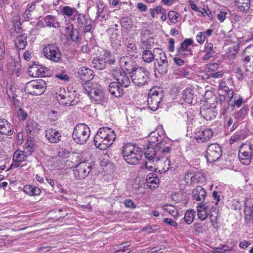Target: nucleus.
<instances>
[{
  "label": "nucleus",
  "mask_w": 253,
  "mask_h": 253,
  "mask_svg": "<svg viewBox=\"0 0 253 253\" xmlns=\"http://www.w3.org/2000/svg\"><path fill=\"white\" fill-rule=\"evenodd\" d=\"M75 15L78 16L77 22L78 25L80 26H84L86 22L89 20L85 19V16L83 14L78 13V14H76Z\"/></svg>",
  "instance_id": "obj_57"
},
{
  "label": "nucleus",
  "mask_w": 253,
  "mask_h": 253,
  "mask_svg": "<svg viewBox=\"0 0 253 253\" xmlns=\"http://www.w3.org/2000/svg\"><path fill=\"white\" fill-rule=\"evenodd\" d=\"M206 191L201 186H197L192 192V197L197 201L204 200L206 197Z\"/></svg>",
  "instance_id": "obj_33"
},
{
  "label": "nucleus",
  "mask_w": 253,
  "mask_h": 253,
  "mask_svg": "<svg viewBox=\"0 0 253 253\" xmlns=\"http://www.w3.org/2000/svg\"><path fill=\"white\" fill-rule=\"evenodd\" d=\"M115 77L118 84L124 87H127L130 84L129 76L124 71H117L115 74Z\"/></svg>",
  "instance_id": "obj_19"
},
{
  "label": "nucleus",
  "mask_w": 253,
  "mask_h": 253,
  "mask_svg": "<svg viewBox=\"0 0 253 253\" xmlns=\"http://www.w3.org/2000/svg\"><path fill=\"white\" fill-rule=\"evenodd\" d=\"M252 202L249 199H247L244 203L245 209V218L247 222H252L253 224V204L252 206Z\"/></svg>",
  "instance_id": "obj_25"
},
{
  "label": "nucleus",
  "mask_w": 253,
  "mask_h": 253,
  "mask_svg": "<svg viewBox=\"0 0 253 253\" xmlns=\"http://www.w3.org/2000/svg\"><path fill=\"white\" fill-rule=\"evenodd\" d=\"M23 191L30 196H38L41 193L40 188L30 185H25L24 187Z\"/></svg>",
  "instance_id": "obj_38"
},
{
  "label": "nucleus",
  "mask_w": 253,
  "mask_h": 253,
  "mask_svg": "<svg viewBox=\"0 0 253 253\" xmlns=\"http://www.w3.org/2000/svg\"><path fill=\"white\" fill-rule=\"evenodd\" d=\"M134 62L132 58L129 56H123L120 60V64L122 69L126 70L130 73L132 72V70L135 67H133Z\"/></svg>",
  "instance_id": "obj_27"
},
{
  "label": "nucleus",
  "mask_w": 253,
  "mask_h": 253,
  "mask_svg": "<svg viewBox=\"0 0 253 253\" xmlns=\"http://www.w3.org/2000/svg\"><path fill=\"white\" fill-rule=\"evenodd\" d=\"M48 119L52 121L56 120L58 118L57 113L55 111L52 110L48 113Z\"/></svg>",
  "instance_id": "obj_60"
},
{
  "label": "nucleus",
  "mask_w": 253,
  "mask_h": 253,
  "mask_svg": "<svg viewBox=\"0 0 253 253\" xmlns=\"http://www.w3.org/2000/svg\"><path fill=\"white\" fill-rule=\"evenodd\" d=\"M208 204H198L197 215L201 220H205L209 216L211 223L214 228L218 227V213L217 208L213 206V203Z\"/></svg>",
  "instance_id": "obj_2"
},
{
  "label": "nucleus",
  "mask_w": 253,
  "mask_h": 253,
  "mask_svg": "<svg viewBox=\"0 0 253 253\" xmlns=\"http://www.w3.org/2000/svg\"><path fill=\"white\" fill-rule=\"evenodd\" d=\"M212 197L213 198L215 201H208L207 202H202L200 203L199 204H210L211 205V203H213V206L216 207L217 208V205L218 204V202L220 201V196L218 194V193L215 191H214L212 194Z\"/></svg>",
  "instance_id": "obj_50"
},
{
  "label": "nucleus",
  "mask_w": 253,
  "mask_h": 253,
  "mask_svg": "<svg viewBox=\"0 0 253 253\" xmlns=\"http://www.w3.org/2000/svg\"><path fill=\"white\" fill-rule=\"evenodd\" d=\"M204 52L205 54L202 58L204 60H208L210 58L214 56L215 52L213 50V44L212 43H207L206 44Z\"/></svg>",
  "instance_id": "obj_36"
},
{
  "label": "nucleus",
  "mask_w": 253,
  "mask_h": 253,
  "mask_svg": "<svg viewBox=\"0 0 253 253\" xmlns=\"http://www.w3.org/2000/svg\"><path fill=\"white\" fill-rule=\"evenodd\" d=\"M164 222L169 224L173 227H176L177 226V223L174 220H172L171 219L165 218L164 219Z\"/></svg>",
  "instance_id": "obj_64"
},
{
  "label": "nucleus",
  "mask_w": 253,
  "mask_h": 253,
  "mask_svg": "<svg viewBox=\"0 0 253 253\" xmlns=\"http://www.w3.org/2000/svg\"><path fill=\"white\" fill-rule=\"evenodd\" d=\"M93 72L86 67H82L78 69V76L81 80L84 82H88L93 78Z\"/></svg>",
  "instance_id": "obj_23"
},
{
  "label": "nucleus",
  "mask_w": 253,
  "mask_h": 253,
  "mask_svg": "<svg viewBox=\"0 0 253 253\" xmlns=\"http://www.w3.org/2000/svg\"><path fill=\"white\" fill-rule=\"evenodd\" d=\"M44 57L54 63L59 62L62 58V53L59 47L54 43L47 44L42 49Z\"/></svg>",
  "instance_id": "obj_8"
},
{
  "label": "nucleus",
  "mask_w": 253,
  "mask_h": 253,
  "mask_svg": "<svg viewBox=\"0 0 253 253\" xmlns=\"http://www.w3.org/2000/svg\"><path fill=\"white\" fill-rule=\"evenodd\" d=\"M62 12L67 16H70L73 14H78V12L75 8H72L68 6H64L62 8Z\"/></svg>",
  "instance_id": "obj_52"
},
{
  "label": "nucleus",
  "mask_w": 253,
  "mask_h": 253,
  "mask_svg": "<svg viewBox=\"0 0 253 253\" xmlns=\"http://www.w3.org/2000/svg\"><path fill=\"white\" fill-rule=\"evenodd\" d=\"M244 61L247 72H253V45L247 47L244 51Z\"/></svg>",
  "instance_id": "obj_16"
},
{
  "label": "nucleus",
  "mask_w": 253,
  "mask_h": 253,
  "mask_svg": "<svg viewBox=\"0 0 253 253\" xmlns=\"http://www.w3.org/2000/svg\"><path fill=\"white\" fill-rule=\"evenodd\" d=\"M57 100L60 101V103L66 106H71L72 105V101H70V100H66L68 97L64 95L59 94L57 97Z\"/></svg>",
  "instance_id": "obj_55"
},
{
  "label": "nucleus",
  "mask_w": 253,
  "mask_h": 253,
  "mask_svg": "<svg viewBox=\"0 0 253 253\" xmlns=\"http://www.w3.org/2000/svg\"><path fill=\"white\" fill-rule=\"evenodd\" d=\"M200 114L207 121L211 120L216 116V113L211 108L201 109Z\"/></svg>",
  "instance_id": "obj_41"
},
{
  "label": "nucleus",
  "mask_w": 253,
  "mask_h": 253,
  "mask_svg": "<svg viewBox=\"0 0 253 253\" xmlns=\"http://www.w3.org/2000/svg\"><path fill=\"white\" fill-rule=\"evenodd\" d=\"M163 94L162 89L158 87H153L149 91L147 102L150 109L156 111L162 100Z\"/></svg>",
  "instance_id": "obj_11"
},
{
  "label": "nucleus",
  "mask_w": 253,
  "mask_h": 253,
  "mask_svg": "<svg viewBox=\"0 0 253 253\" xmlns=\"http://www.w3.org/2000/svg\"><path fill=\"white\" fill-rule=\"evenodd\" d=\"M145 157L149 161L152 160L153 162H156L157 160L160 159L161 155L159 156L157 155V150L153 147H148L145 152Z\"/></svg>",
  "instance_id": "obj_35"
},
{
  "label": "nucleus",
  "mask_w": 253,
  "mask_h": 253,
  "mask_svg": "<svg viewBox=\"0 0 253 253\" xmlns=\"http://www.w3.org/2000/svg\"><path fill=\"white\" fill-rule=\"evenodd\" d=\"M156 53L153 51L152 52L150 50H145L142 53V59L145 62L151 63L153 61H155L156 58Z\"/></svg>",
  "instance_id": "obj_42"
},
{
  "label": "nucleus",
  "mask_w": 253,
  "mask_h": 253,
  "mask_svg": "<svg viewBox=\"0 0 253 253\" xmlns=\"http://www.w3.org/2000/svg\"><path fill=\"white\" fill-rule=\"evenodd\" d=\"M146 180L148 187L150 189H155L158 187L159 183V179L156 176L155 173H149L147 175Z\"/></svg>",
  "instance_id": "obj_34"
},
{
  "label": "nucleus",
  "mask_w": 253,
  "mask_h": 253,
  "mask_svg": "<svg viewBox=\"0 0 253 253\" xmlns=\"http://www.w3.org/2000/svg\"><path fill=\"white\" fill-rule=\"evenodd\" d=\"M46 68L38 65H35L30 67L29 74L35 78L43 77L46 76Z\"/></svg>",
  "instance_id": "obj_24"
},
{
  "label": "nucleus",
  "mask_w": 253,
  "mask_h": 253,
  "mask_svg": "<svg viewBox=\"0 0 253 253\" xmlns=\"http://www.w3.org/2000/svg\"><path fill=\"white\" fill-rule=\"evenodd\" d=\"M234 86L233 82L231 77L228 78L226 81L222 80L219 83V89L226 93H228L232 90L233 89L230 88Z\"/></svg>",
  "instance_id": "obj_32"
},
{
  "label": "nucleus",
  "mask_w": 253,
  "mask_h": 253,
  "mask_svg": "<svg viewBox=\"0 0 253 253\" xmlns=\"http://www.w3.org/2000/svg\"><path fill=\"white\" fill-rule=\"evenodd\" d=\"M84 90L92 102H99L105 97V93L102 86L96 83H86L83 86Z\"/></svg>",
  "instance_id": "obj_4"
},
{
  "label": "nucleus",
  "mask_w": 253,
  "mask_h": 253,
  "mask_svg": "<svg viewBox=\"0 0 253 253\" xmlns=\"http://www.w3.org/2000/svg\"><path fill=\"white\" fill-rule=\"evenodd\" d=\"M122 154L126 163L135 165L139 163L142 157L143 152L140 148L127 143L123 147Z\"/></svg>",
  "instance_id": "obj_3"
},
{
  "label": "nucleus",
  "mask_w": 253,
  "mask_h": 253,
  "mask_svg": "<svg viewBox=\"0 0 253 253\" xmlns=\"http://www.w3.org/2000/svg\"><path fill=\"white\" fill-rule=\"evenodd\" d=\"M163 210L169 212L174 217H177L178 215L176 208L172 205H166L163 206Z\"/></svg>",
  "instance_id": "obj_47"
},
{
  "label": "nucleus",
  "mask_w": 253,
  "mask_h": 253,
  "mask_svg": "<svg viewBox=\"0 0 253 253\" xmlns=\"http://www.w3.org/2000/svg\"><path fill=\"white\" fill-rule=\"evenodd\" d=\"M127 48V52L129 56H133L136 53L137 47L135 43L133 41H128L126 45Z\"/></svg>",
  "instance_id": "obj_49"
},
{
  "label": "nucleus",
  "mask_w": 253,
  "mask_h": 253,
  "mask_svg": "<svg viewBox=\"0 0 253 253\" xmlns=\"http://www.w3.org/2000/svg\"><path fill=\"white\" fill-rule=\"evenodd\" d=\"M116 138L115 131L109 127L100 128L94 138L95 146L100 150L109 148Z\"/></svg>",
  "instance_id": "obj_1"
},
{
  "label": "nucleus",
  "mask_w": 253,
  "mask_h": 253,
  "mask_svg": "<svg viewBox=\"0 0 253 253\" xmlns=\"http://www.w3.org/2000/svg\"><path fill=\"white\" fill-rule=\"evenodd\" d=\"M27 35L23 34L18 36L15 41L16 47L19 49H23L27 44Z\"/></svg>",
  "instance_id": "obj_39"
},
{
  "label": "nucleus",
  "mask_w": 253,
  "mask_h": 253,
  "mask_svg": "<svg viewBox=\"0 0 253 253\" xmlns=\"http://www.w3.org/2000/svg\"><path fill=\"white\" fill-rule=\"evenodd\" d=\"M43 23H45L46 26L49 28L58 29L60 27L58 19L55 16L50 15L46 16L42 19V20H41L38 22V25H42Z\"/></svg>",
  "instance_id": "obj_21"
},
{
  "label": "nucleus",
  "mask_w": 253,
  "mask_h": 253,
  "mask_svg": "<svg viewBox=\"0 0 253 253\" xmlns=\"http://www.w3.org/2000/svg\"><path fill=\"white\" fill-rule=\"evenodd\" d=\"M195 211L193 210H188L183 217L184 222L189 225L191 224L195 218Z\"/></svg>",
  "instance_id": "obj_45"
},
{
  "label": "nucleus",
  "mask_w": 253,
  "mask_h": 253,
  "mask_svg": "<svg viewBox=\"0 0 253 253\" xmlns=\"http://www.w3.org/2000/svg\"><path fill=\"white\" fill-rule=\"evenodd\" d=\"M222 155V149L216 143L210 144L207 148L206 158L208 162L212 163L219 160Z\"/></svg>",
  "instance_id": "obj_13"
},
{
  "label": "nucleus",
  "mask_w": 253,
  "mask_h": 253,
  "mask_svg": "<svg viewBox=\"0 0 253 253\" xmlns=\"http://www.w3.org/2000/svg\"><path fill=\"white\" fill-rule=\"evenodd\" d=\"M109 91L111 93L116 97H122L124 93L122 87L115 82H112L109 84Z\"/></svg>",
  "instance_id": "obj_30"
},
{
  "label": "nucleus",
  "mask_w": 253,
  "mask_h": 253,
  "mask_svg": "<svg viewBox=\"0 0 253 253\" xmlns=\"http://www.w3.org/2000/svg\"><path fill=\"white\" fill-rule=\"evenodd\" d=\"M136 7L137 9L141 12H145L148 9L147 5L142 2H138L137 4Z\"/></svg>",
  "instance_id": "obj_63"
},
{
  "label": "nucleus",
  "mask_w": 253,
  "mask_h": 253,
  "mask_svg": "<svg viewBox=\"0 0 253 253\" xmlns=\"http://www.w3.org/2000/svg\"><path fill=\"white\" fill-rule=\"evenodd\" d=\"M205 177L203 172L188 171L185 173L182 182L187 185H192L195 183L204 181Z\"/></svg>",
  "instance_id": "obj_12"
},
{
  "label": "nucleus",
  "mask_w": 253,
  "mask_h": 253,
  "mask_svg": "<svg viewBox=\"0 0 253 253\" xmlns=\"http://www.w3.org/2000/svg\"><path fill=\"white\" fill-rule=\"evenodd\" d=\"M149 12L152 18L157 17L159 14L164 12V8L161 5L155 6L149 9Z\"/></svg>",
  "instance_id": "obj_46"
},
{
  "label": "nucleus",
  "mask_w": 253,
  "mask_h": 253,
  "mask_svg": "<svg viewBox=\"0 0 253 253\" xmlns=\"http://www.w3.org/2000/svg\"><path fill=\"white\" fill-rule=\"evenodd\" d=\"M213 134V131L211 128H203L196 131L194 138L198 143H204L209 141Z\"/></svg>",
  "instance_id": "obj_17"
},
{
  "label": "nucleus",
  "mask_w": 253,
  "mask_h": 253,
  "mask_svg": "<svg viewBox=\"0 0 253 253\" xmlns=\"http://www.w3.org/2000/svg\"><path fill=\"white\" fill-rule=\"evenodd\" d=\"M194 44L192 39H186L177 48V55L181 57H189L193 55L191 46Z\"/></svg>",
  "instance_id": "obj_15"
},
{
  "label": "nucleus",
  "mask_w": 253,
  "mask_h": 253,
  "mask_svg": "<svg viewBox=\"0 0 253 253\" xmlns=\"http://www.w3.org/2000/svg\"><path fill=\"white\" fill-rule=\"evenodd\" d=\"M38 124L34 120H29L26 125L27 130L30 133L38 129Z\"/></svg>",
  "instance_id": "obj_53"
},
{
  "label": "nucleus",
  "mask_w": 253,
  "mask_h": 253,
  "mask_svg": "<svg viewBox=\"0 0 253 253\" xmlns=\"http://www.w3.org/2000/svg\"><path fill=\"white\" fill-rule=\"evenodd\" d=\"M250 0H235V5L240 12L247 13L250 8Z\"/></svg>",
  "instance_id": "obj_31"
},
{
  "label": "nucleus",
  "mask_w": 253,
  "mask_h": 253,
  "mask_svg": "<svg viewBox=\"0 0 253 253\" xmlns=\"http://www.w3.org/2000/svg\"><path fill=\"white\" fill-rule=\"evenodd\" d=\"M228 250V247L225 245H220L218 247L214 249L213 253H224L226 251Z\"/></svg>",
  "instance_id": "obj_58"
},
{
  "label": "nucleus",
  "mask_w": 253,
  "mask_h": 253,
  "mask_svg": "<svg viewBox=\"0 0 253 253\" xmlns=\"http://www.w3.org/2000/svg\"><path fill=\"white\" fill-rule=\"evenodd\" d=\"M157 169L159 171L162 173L167 171L170 167V162L168 155H161L160 159L157 160Z\"/></svg>",
  "instance_id": "obj_20"
},
{
  "label": "nucleus",
  "mask_w": 253,
  "mask_h": 253,
  "mask_svg": "<svg viewBox=\"0 0 253 253\" xmlns=\"http://www.w3.org/2000/svg\"><path fill=\"white\" fill-rule=\"evenodd\" d=\"M90 135L89 127L84 124H79L75 126L72 137L75 142L82 145L87 141Z\"/></svg>",
  "instance_id": "obj_5"
},
{
  "label": "nucleus",
  "mask_w": 253,
  "mask_h": 253,
  "mask_svg": "<svg viewBox=\"0 0 253 253\" xmlns=\"http://www.w3.org/2000/svg\"><path fill=\"white\" fill-rule=\"evenodd\" d=\"M66 29L69 30H71V33L70 34L71 40L75 42H78L79 39V33L77 29H73V26L72 25H69L66 27Z\"/></svg>",
  "instance_id": "obj_48"
},
{
  "label": "nucleus",
  "mask_w": 253,
  "mask_h": 253,
  "mask_svg": "<svg viewBox=\"0 0 253 253\" xmlns=\"http://www.w3.org/2000/svg\"><path fill=\"white\" fill-rule=\"evenodd\" d=\"M149 76L150 74L146 69L137 67L132 70L131 78L135 85L142 86L149 82Z\"/></svg>",
  "instance_id": "obj_6"
},
{
  "label": "nucleus",
  "mask_w": 253,
  "mask_h": 253,
  "mask_svg": "<svg viewBox=\"0 0 253 253\" xmlns=\"http://www.w3.org/2000/svg\"><path fill=\"white\" fill-rule=\"evenodd\" d=\"M34 144L31 140H28L25 144V148L24 152L28 156L30 155L34 151Z\"/></svg>",
  "instance_id": "obj_54"
},
{
  "label": "nucleus",
  "mask_w": 253,
  "mask_h": 253,
  "mask_svg": "<svg viewBox=\"0 0 253 253\" xmlns=\"http://www.w3.org/2000/svg\"><path fill=\"white\" fill-rule=\"evenodd\" d=\"M46 89V83L42 80H33L27 83L25 91L29 94L40 95L44 93Z\"/></svg>",
  "instance_id": "obj_10"
},
{
  "label": "nucleus",
  "mask_w": 253,
  "mask_h": 253,
  "mask_svg": "<svg viewBox=\"0 0 253 253\" xmlns=\"http://www.w3.org/2000/svg\"><path fill=\"white\" fill-rule=\"evenodd\" d=\"M247 135L242 132H237L233 134L230 139L229 142L230 144H233L236 142H239L245 139Z\"/></svg>",
  "instance_id": "obj_43"
},
{
  "label": "nucleus",
  "mask_w": 253,
  "mask_h": 253,
  "mask_svg": "<svg viewBox=\"0 0 253 253\" xmlns=\"http://www.w3.org/2000/svg\"><path fill=\"white\" fill-rule=\"evenodd\" d=\"M84 25H85L84 30V33L90 32L92 29V22L91 20L89 19L87 22H86Z\"/></svg>",
  "instance_id": "obj_62"
},
{
  "label": "nucleus",
  "mask_w": 253,
  "mask_h": 253,
  "mask_svg": "<svg viewBox=\"0 0 253 253\" xmlns=\"http://www.w3.org/2000/svg\"><path fill=\"white\" fill-rule=\"evenodd\" d=\"M179 14L175 11H170L168 13V18L172 23H176L178 21Z\"/></svg>",
  "instance_id": "obj_56"
},
{
  "label": "nucleus",
  "mask_w": 253,
  "mask_h": 253,
  "mask_svg": "<svg viewBox=\"0 0 253 253\" xmlns=\"http://www.w3.org/2000/svg\"><path fill=\"white\" fill-rule=\"evenodd\" d=\"M79 158L80 162L75 167L73 171L75 176L78 179L85 178L90 173L91 170V166L88 163L85 158Z\"/></svg>",
  "instance_id": "obj_9"
},
{
  "label": "nucleus",
  "mask_w": 253,
  "mask_h": 253,
  "mask_svg": "<svg viewBox=\"0 0 253 253\" xmlns=\"http://www.w3.org/2000/svg\"><path fill=\"white\" fill-rule=\"evenodd\" d=\"M154 52L156 53L155 68L160 74H165L169 69V63L165 53L160 48L154 49Z\"/></svg>",
  "instance_id": "obj_7"
},
{
  "label": "nucleus",
  "mask_w": 253,
  "mask_h": 253,
  "mask_svg": "<svg viewBox=\"0 0 253 253\" xmlns=\"http://www.w3.org/2000/svg\"><path fill=\"white\" fill-rule=\"evenodd\" d=\"M27 157L28 156L23 151H16L13 154V162L11 164L10 167L11 168H19L22 167L23 165H20V162L25 161Z\"/></svg>",
  "instance_id": "obj_22"
},
{
  "label": "nucleus",
  "mask_w": 253,
  "mask_h": 253,
  "mask_svg": "<svg viewBox=\"0 0 253 253\" xmlns=\"http://www.w3.org/2000/svg\"><path fill=\"white\" fill-rule=\"evenodd\" d=\"M161 140V136L157 131L151 132L148 136V142L150 146L149 147L155 146V143Z\"/></svg>",
  "instance_id": "obj_40"
},
{
  "label": "nucleus",
  "mask_w": 253,
  "mask_h": 253,
  "mask_svg": "<svg viewBox=\"0 0 253 253\" xmlns=\"http://www.w3.org/2000/svg\"><path fill=\"white\" fill-rule=\"evenodd\" d=\"M252 145L251 144H242L239 151L240 162L245 165H249L252 159Z\"/></svg>",
  "instance_id": "obj_14"
},
{
  "label": "nucleus",
  "mask_w": 253,
  "mask_h": 253,
  "mask_svg": "<svg viewBox=\"0 0 253 253\" xmlns=\"http://www.w3.org/2000/svg\"><path fill=\"white\" fill-rule=\"evenodd\" d=\"M196 40L199 43L201 44H203L205 40V33L201 32L197 34L196 36Z\"/></svg>",
  "instance_id": "obj_59"
},
{
  "label": "nucleus",
  "mask_w": 253,
  "mask_h": 253,
  "mask_svg": "<svg viewBox=\"0 0 253 253\" xmlns=\"http://www.w3.org/2000/svg\"><path fill=\"white\" fill-rule=\"evenodd\" d=\"M160 142L157 143L155 145V148L157 150V155H168L169 153L171 148L170 144V140L166 138L162 140H160Z\"/></svg>",
  "instance_id": "obj_18"
},
{
  "label": "nucleus",
  "mask_w": 253,
  "mask_h": 253,
  "mask_svg": "<svg viewBox=\"0 0 253 253\" xmlns=\"http://www.w3.org/2000/svg\"><path fill=\"white\" fill-rule=\"evenodd\" d=\"M115 59L114 58L110 60L105 58L94 59L92 61V64L93 67L97 70H102L105 69L106 63L109 64H114Z\"/></svg>",
  "instance_id": "obj_28"
},
{
  "label": "nucleus",
  "mask_w": 253,
  "mask_h": 253,
  "mask_svg": "<svg viewBox=\"0 0 253 253\" xmlns=\"http://www.w3.org/2000/svg\"><path fill=\"white\" fill-rule=\"evenodd\" d=\"M193 90L190 88H186L183 91L182 99L185 103L190 104L193 99Z\"/></svg>",
  "instance_id": "obj_44"
},
{
  "label": "nucleus",
  "mask_w": 253,
  "mask_h": 253,
  "mask_svg": "<svg viewBox=\"0 0 253 253\" xmlns=\"http://www.w3.org/2000/svg\"><path fill=\"white\" fill-rule=\"evenodd\" d=\"M217 99V102H219V104L222 107V113L224 114L226 113L227 109L228 108V103L225 102V97L224 95H220Z\"/></svg>",
  "instance_id": "obj_51"
},
{
  "label": "nucleus",
  "mask_w": 253,
  "mask_h": 253,
  "mask_svg": "<svg viewBox=\"0 0 253 253\" xmlns=\"http://www.w3.org/2000/svg\"><path fill=\"white\" fill-rule=\"evenodd\" d=\"M45 136L51 143H58L61 140V135L57 130L49 128L46 130Z\"/></svg>",
  "instance_id": "obj_26"
},
{
  "label": "nucleus",
  "mask_w": 253,
  "mask_h": 253,
  "mask_svg": "<svg viewBox=\"0 0 253 253\" xmlns=\"http://www.w3.org/2000/svg\"><path fill=\"white\" fill-rule=\"evenodd\" d=\"M55 77L63 81H68L69 77L65 73H60L55 75Z\"/></svg>",
  "instance_id": "obj_61"
},
{
  "label": "nucleus",
  "mask_w": 253,
  "mask_h": 253,
  "mask_svg": "<svg viewBox=\"0 0 253 253\" xmlns=\"http://www.w3.org/2000/svg\"><path fill=\"white\" fill-rule=\"evenodd\" d=\"M16 88L11 84H8L6 87V91L9 98L11 99L13 103L16 105H18L19 102L16 99L17 95L15 93Z\"/></svg>",
  "instance_id": "obj_37"
},
{
  "label": "nucleus",
  "mask_w": 253,
  "mask_h": 253,
  "mask_svg": "<svg viewBox=\"0 0 253 253\" xmlns=\"http://www.w3.org/2000/svg\"><path fill=\"white\" fill-rule=\"evenodd\" d=\"M13 128L10 123L4 119H0V133L11 135L13 134Z\"/></svg>",
  "instance_id": "obj_29"
}]
</instances>
